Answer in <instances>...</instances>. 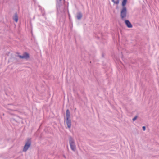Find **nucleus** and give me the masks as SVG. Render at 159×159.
Returning <instances> with one entry per match:
<instances>
[{
    "instance_id": "f257e3e1",
    "label": "nucleus",
    "mask_w": 159,
    "mask_h": 159,
    "mask_svg": "<svg viewBox=\"0 0 159 159\" xmlns=\"http://www.w3.org/2000/svg\"><path fill=\"white\" fill-rule=\"evenodd\" d=\"M69 141L71 149L73 151H75L76 150V147L74 140L71 137H70L69 138Z\"/></svg>"
},
{
    "instance_id": "f03ea898",
    "label": "nucleus",
    "mask_w": 159,
    "mask_h": 159,
    "mask_svg": "<svg viewBox=\"0 0 159 159\" xmlns=\"http://www.w3.org/2000/svg\"><path fill=\"white\" fill-rule=\"evenodd\" d=\"M127 9L125 7H123L120 12V16L122 20L124 19L126 16Z\"/></svg>"
},
{
    "instance_id": "7ed1b4c3",
    "label": "nucleus",
    "mask_w": 159,
    "mask_h": 159,
    "mask_svg": "<svg viewBox=\"0 0 159 159\" xmlns=\"http://www.w3.org/2000/svg\"><path fill=\"white\" fill-rule=\"evenodd\" d=\"M17 56L22 59H27L29 57V54L27 53H25L22 55H18Z\"/></svg>"
},
{
    "instance_id": "20e7f679",
    "label": "nucleus",
    "mask_w": 159,
    "mask_h": 159,
    "mask_svg": "<svg viewBox=\"0 0 159 159\" xmlns=\"http://www.w3.org/2000/svg\"><path fill=\"white\" fill-rule=\"evenodd\" d=\"M30 144H31L30 142H28L26 143L23 149V151L26 152L30 146Z\"/></svg>"
},
{
    "instance_id": "39448f33",
    "label": "nucleus",
    "mask_w": 159,
    "mask_h": 159,
    "mask_svg": "<svg viewBox=\"0 0 159 159\" xmlns=\"http://www.w3.org/2000/svg\"><path fill=\"white\" fill-rule=\"evenodd\" d=\"M125 23L126 26L129 28H131L132 27V25L129 20H125Z\"/></svg>"
},
{
    "instance_id": "423d86ee",
    "label": "nucleus",
    "mask_w": 159,
    "mask_h": 159,
    "mask_svg": "<svg viewBox=\"0 0 159 159\" xmlns=\"http://www.w3.org/2000/svg\"><path fill=\"white\" fill-rule=\"evenodd\" d=\"M66 123L68 127L70 128L71 125V121L70 119H66Z\"/></svg>"
},
{
    "instance_id": "0eeeda50",
    "label": "nucleus",
    "mask_w": 159,
    "mask_h": 159,
    "mask_svg": "<svg viewBox=\"0 0 159 159\" xmlns=\"http://www.w3.org/2000/svg\"><path fill=\"white\" fill-rule=\"evenodd\" d=\"M66 119H70V112L68 109L66 110Z\"/></svg>"
},
{
    "instance_id": "6e6552de",
    "label": "nucleus",
    "mask_w": 159,
    "mask_h": 159,
    "mask_svg": "<svg viewBox=\"0 0 159 159\" xmlns=\"http://www.w3.org/2000/svg\"><path fill=\"white\" fill-rule=\"evenodd\" d=\"M13 20L15 21L16 22H17L18 21V17L16 14H15L13 18Z\"/></svg>"
},
{
    "instance_id": "1a4fd4ad",
    "label": "nucleus",
    "mask_w": 159,
    "mask_h": 159,
    "mask_svg": "<svg viewBox=\"0 0 159 159\" xmlns=\"http://www.w3.org/2000/svg\"><path fill=\"white\" fill-rule=\"evenodd\" d=\"M82 17V14L81 13H79L77 16V18L78 20H80L81 19Z\"/></svg>"
},
{
    "instance_id": "9d476101",
    "label": "nucleus",
    "mask_w": 159,
    "mask_h": 159,
    "mask_svg": "<svg viewBox=\"0 0 159 159\" xmlns=\"http://www.w3.org/2000/svg\"><path fill=\"white\" fill-rule=\"evenodd\" d=\"M127 0H123L122 2V5L123 7H125V6L126 5L127 2Z\"/></svg>"
},
{
    "instance_id": "9b49d317",
    "label": "nucleus",
    "mask_w": 159,
    "mask_h": 159,
    "mask_svg": "<svg viewBox=\"0 0 159 159\" xmlns=\"http://www.w3.org/2000/svg\"><path fill=\"white\" fill-rule=\"evenodd\" d=\"M115 4H118L119 3V1L120 0H116V1H115V0H111Z\"/></svg>"
},
{
    "instance_id": "f8f14e48",
    "label": "nucleus",
    "mask_w": 159,
    "mask_h": 159,
    "mask_svg": "<svg viewBox=\"0 0 159 159\" xmlns=\"http://www.w3.org/2000/svg\"><path fill=\"white\" fill-rule=\"evenodd\" d=\"M137 116H135L132 119V120L133 121H135L137 119Z\"/></svg>"
},
{
    "instance_id": "ddd939ff",
    "label": "nucleus",
    "mask_w": 159,
    "mask_h": 159,
    "mask_svg": "<svg viewBox=\"0 0 159 159\" xmlns=\"http://www.w3.org/2000/svg\"><path fill=\"white\" fill-rule=\"evenodd\" d=\"M143 131H145V129H146V127L145 126H143Z\"/></svg>"
},
{
    "instance_id": "4468645a",
    "label": "nucleus",
    "mask_w": 159,
    "mask_h": 159,
    "mask_svg": "<svg viewBox=\"0 0 159 159\" xmlns=\"http://www.w3.org/2000/svg\"><path fill=\"white\" fill-rule=\"evenodd\" d=\"M59 7V6L58 7V6L57 5V8L58 9Z\"/></svg>"
},
{
    "instance_id": "2eb2a0df",
    "label": "nucleus",
    "mask_w": 159,
    "mask_h": 159,
    "mask_svg": "<svg viewBox=\"0 0 159 159\" xmlns=\"http://www.w3.org/2000/svg\"><path fill=\"white\" fill-rule=\"evenodd\" d=\"M60 0V1H61L62 0Z\"/></svg>"
},
{
    "instance_id": "dca6fc26",
    "label": "nucleus",
    "mask_w": 159,
    "mask_h": 159,
    "mask_svg": "<svg viewBox=\"0 0 159 159\" xmlns=\"http://www.w3.org/2000/svg\"><path fill=\"white\" fill-rule=\"evenodd\" d=\"M115 1H116V0H115Z\"/></svg>"
}]
</instances>
